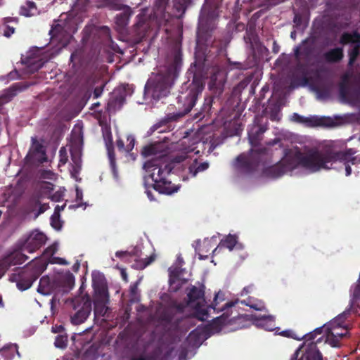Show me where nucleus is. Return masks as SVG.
<instances>
[{"label": "nucleus", "mask_w": 360, "mask_h": 360, "mask_svg": "<svg viewBox=\"0 0 360 360\" xmlns=\"http://www.w3.org/2000/svg\"><path fill=\"white\" fill-rule=\"evenodd\" d=\"M354 154L352 149L333 153L292 146L284 150L279 164L268 168L265 173L271 178H278L286 172L292 174H299L302 171L314 173L321 169H335L338 163L341 162L345 166L346 176H349L352 172L349 164H360V157L353 156Z\"/></svg>", "instance_id": "1"}, {"label": "nucleus", "mask_w": 360, "mask_h": 360, "mask_svg": "<svg viewBox=\"0 0 360 360\" xmlns=\"http://www.w3.org/2000/svg\"><path fill=\"white\" fill-rule=\"evenodd\" d=\"M188 301L186 307L193 310V314L200 320L205 321L210 316L211 310L214 312H223L222 315L214 318V323L221 322L231 314V309L237 302L230 301L226 298L225 294L219 291L215 294L212 303L207 306L204 298V292L201 289L192 287L188 293Z\"/></svg>", "instance_id": "2"}, {"label": "nucleus", "mask_w": 360, "mask_h": 360, "mask_svg": "<svg viewBox=\"0 0 360 360\" xmlns=\"http://www.w3.org/2000/svg\"><path fill=\"white\" fill-rule=\"evenodd\" d=\"M143 168L146 172L145 178L149 179L155 191L167 195L178 191L179 187L167 180L172 169L163 160H148Z\"/></svg>", "instance_id": "3"}, {"label": "nucleus", "mask_w": 360, "mask_h": 360, "mask_svg": "<svg viewBox=\"0 0 360 360\" xmlns=\"http://www.w3.org/2000/svg\"><path fill=\"white\" fill-rule=\"evenodd\" d=\"M347 314V311H344L322 328H318L306 335L305 340H314L316 335H321L323 332L326 335V342L334 347H339L340 340L348 333V329L344 324V319Z\"/></svg>", "instance_id": "4"}, {"label": "nucleus", "mask_w": 360, "mask_h": 360, "mask_svg": "<svg viewBox=\"0 0 360 360\" xmlns=\"http://www.w3.org/2000/svg\"><path fill=\"white\" fill-rule=\"evenodd\" d=\"M74 281L73 276L68 273L65 275H58L51 277L44 276L40 279L37 291L43 295L66 291L65 283L72 285Z\"/></svg>", "instance_id": "5"}, {"label": "nucleus", "mask_w": 360, "mask_h": 360, "mask_svg": "<svg viewBox=\"0 0 360 360\" xmlns=\"http://www.w3.org/2000/svg\"><path fill=\"white\" fill-rule=\"evenodd\" d=\"M172 84V77L170 74L153 75L146 84V91L153 98L160 99L169 93Z\"/></svg>", "instance_id": "6"}, {"label": "nucleus", "mask_w": 360, "mask_h": 360, "mask_svg": "<svg viewBox=\"0 0 360 360\" xmlns=\"http://www.w3.org/2000/svg\"><path fill=\"white\" fill-rule=\"evenodd\" d=\"M184 260L181 255H178L174 266L169 269V286L173 291L177 290L184 284L188 278L185 276L186 271L181 269Z\"/></svg>", "instance_id": "7"}, {"label": "nucleus", "mask_w": 360, "mask_h": 360, "mask_svg": "<svg viewBox=\"0 0 360 360\" xmlns=\"http://www.w3.org/2000/svg\"><path fill=\"white\" fill-rule=\"evenodd\" d=\"M93 287L95 291V311H97L100 307H103L108 301V292L103 276L98 273H93Z\"/></svg>", "instance_id": "8"}, {"label": "nucleus", "mask_w": 360, "mask_h": 360, "mask_svg": "<svg viewBox=\"0 0 360 360\" xmlns=\"http://www.w3.org/2000/svg\"><path fill=\"white\" fill-rule=\"evenodd\" d=\"M71 163L70 172L71 176L76 181H78V174L82 167V141L79 136L77 140L71 143L70 145Z\"/></svg>", "instance_id": "9"}, {"label": "nucleus", "mask_w": 360, "mask_h": 360, "mask_svg": "<svg viewBox=\"0 0 360 360\" xmlns=\"http://www.w3.org/2000/svg\"><path fill=\"white\" fill-rule=\"evenodd\" d=\"M291 360H323L322 355L314 342H304L299 347Z\"/></svg>", "instance_id": "10"}, {"label": "nucleus", "mask_w": 360, "mask_h": 360, "mask_svg": "<svg viewBox=\"0 0 360 360\" xmlns=\"http://www.w3.org/2000/svg\"><path fill=\"white\" fill-rule=\"evenodd\" d=\"M41 52L42 50L38 48L31 49L22 59V63L27 68L28 72L32 73L38 70L43 65L44 61Z\"/></svg>", "instance_id": "11"}, {"label": "nucleus", "mask_w": 360, "mask_h": 360, "mask_svg": "<svg viewBox=\"0 0 360 360\" xmlns=\"http://www.w3.org/2000/svg\"><path fill=\"white\" fill-rule=\"evenodd\" d=\"M46 241V236L42 232L35 230L31 232L25 240L22 250L32 253L40 248Z\"/></svg>", "instance_id": "12"}, {"label": "nucleus", "mask_w": 360, "mask_h": 360, "mask_svg": "<svg viewBox=\"0 0 360 360\" xmlns=\"http://www.w3.org/2000/svg\"><path fill=\"white\" fill-rule=\"evenodd\" d=\"M175 161L176 162H185L184 165L186 166L191 176H195L198 172L205 171L209 167L207 162L198 164L196 158L193 159L191 155L178 156L175 158Z\"/></svg>", "instance_id": "13"}, {"label": "nucleus", "mask_w": 360, "mask_h": 360, "mask_svg": "<svg viewBox=\"0 0 360 360\" xmlns=\"http://www.w3.org/2000/svg\"><path fill=\"white\" fill-rule=\"evenodd\" d=\"M341 43L351 44L349 63L352 64L359 53V48L360 47V35L356 32L353 34H345L341 38Z\"/></svg>", "instance_id": "14"}, {"label": "nucleus", "mask_w": 360, "mask_h": 360, "mask_svg": "<svg viewBox=\"0 0 360 360\" xmlns=\"http://www.w3.org/2000/svg\"><path fill=\"white\" fill-rule=\"evenodd\" d=\"M32 144L27 158L33 162H43L46 161V153L44 146L36 139L32 138Z\"/></svg>", "instance_id": "15"}, {"label": "nucleus", "mask_w": 360, "mask_h": 360, "mask_svg": "<svg viewBox=\"0 0 360 360\" xmlns=\"http://www.w3.org/2000/svg\"><path fill=\"white\" fill-rule=\"evenodd\" d=\"M58 243H55L45 250L43 254V258L46 262L58 264H68V262L64 259L53 256L54 254L58 251Z\"/></svg>", "instance_id": "16"}, {"label": "nucleus", "mask_w": 360, "mask_h": 360, "mask_svg": "<svg viewBox=\"0 0 360 360\" xmlns=\"http://www.w3.org/2000/svg\"><path fill=\"white\" fill-rule=\"evenodd\" d=\"M251 319L257 326L264 328L266 330H273L275 328V322L273 316L252 315Z\"/></svg>", "instance_id": "17"}, {"label": "nucleus", "mask_w": 360, "mask_h": 360, "mask_svg": "<svg viewBox=\"0 0 360 360\" xmlns=\"http://www.w3.org/2000/svg\"><path fill=\"white\" fill-rule=\"evenodd\" d=\"M103 137L106 143V147L108 153V158L110 160V165L113 171L114 176L117 178V172L115 167V156L112 150H111L112 147V136L110 131V129L108 127L105 126L103 128Z\"/></svg>", "instance_id": "18"}, {"label": "nucleus", "mask_w": 360, "mask_h": 360, "mask_svg": "<svg viewBox=\"0 0 360 360\" xmlns=\"http://www.w3.org/2000/svg\"><path fill=\"white\" fill-rule=\"evenodd\" d=\"M91 312V304H85L81 309L77 311L74 316L71 317V321L75 325H79L84 323Z\"/></svg>", "instance_id": "19"}, {"label": "nucleus", "mask_w": 360, "mask_h": 360, "mask_svg": "<svg viewBox=\"0 0 360 360\" xmlns=\"http://www.w3.org/2000/svg\"><path fill=\"white\" fill-rule=\"evenodd\" d=\"M237 236L236 235L229 234L225 240H222L219 245H218L214 250L213 253L215 254L216 252L221 248V245L226 247L229 250H232L233 248L237 245Z\"/></svg>", "instance_id": "20"}, {"label": "nucleus", "mask_w": 360, "mask_h": 360, "mask_svg": "<svg viewBox=\"0 0 360 360\" xmlns=\"http://www.w3.org/2000/svg\"><path fill=\"white\" fill-rule=\"evenodd\" d=\"M134 143H135L134 138L131 136H129L127 138L126 146L124 145V143L122 140L119 139L117 141V146L120 151L128 153L134 148Z\"/></svg>", "instance_id": "21"}, {"label": "nucleus", "mask_w": 360, "mask_h": 360, "mask_svg": "<svg viewBox=\"0 0 360 360\" xmlns=\"http://www.w3.org/2000/svg\"><path fill=\"white\" fill-rule=\"evenodd\" d=\"M27 259V257L21 252H16L8 258V260L11 261V264L13 265L22 264Z\"/></svg>", "instance_id": "22"}, {"label": "nucleus", "mask_w": 360, "mask_h": 360, "mask_svg": "<svg viewBox=\"0 0 360 360\" xmlns=\"http://www.w3.org/2000/svg\"><path fill=\"white\" fill-rule=\"evenodd\" d=\"M342 51L341 49H334L326 53L325 56L328 61H338L342 58Z\"/></svg>", "instance_id": "23"}, {"label": "nucleus", "mask_w": 360, "mask_h": 360, "mask_svg": "<svg viewBox=\"0 0 360 360\" xmlns=\"http://www.w3.org/2000/svg\"><path fill=\"white\" fill-rule=\"evenodd\" d=\"M53 191V184L49 182H43L40 184L39 187V193L40 197H46L51 194Z\"/></svg>", "instance_id": "24"}, {"label": "nucleus", "mask_w": 360, "mask_h": 360, "mask_svg": "<svg viewBox=\"0 0 360 360\" xmlns=\"http://www.w3.org/2000/svg\"><path fill=\"white\" fill-rule=\"evenodd\" d=\"M36 7L34 3L27 2L26 6H22L20 10V13L25 17H30L34 14Z\"/></svg>", "instance_id": "25"}, {"label": "nucleus", "mask_w": 360, "mask_h": 360, "mask_svg": "<svg viewBox=\"0 0 360 360\" xmlns=\"http://www.w3.org/2000/svg\"><path fill=\"white\" fill-rule=\"evenodd\" d=\"M265 131V129H258L257 127H254L250 131H249V140L250 143L252 146H255L257 144V136L259 135V134H262Z\"/></svg>", "instance_id": "26"}, {"label": "nucleus", "mask_w": 360, "mask_h": 360, "mask_svg": "<svg viewBox=\"0 0 360 360\" xmlns=\"http://www.w3.org/2000/svg\"><path fill=\"white\" fill-rule=\"evenodd\" d=\"M243 303H245V304L250 306L251 308L257 311H263L265 309L264 303L260 300H256L252 298H250L248 300V302L246 303L245 301H244Z\"/></svg>", "instance_id": "27"}, {"label": "nucleus", "mask_w": 360, "mask_h": 360, "mask_svg": "<svg viewBox=\"0 0 360 360\" xmlns=\"http://www.w3.org/2000/svg\"><path fill=\"white\" fill-rule=\"evenodd\" d=\"M314 117H304L297 113L293 114L292 116V120L293 121L304 123L308 126H313L314 124Z\"/></svg>", "instance_id": "28"}, {"label": "nucleus", "mask_w": 360, "mask_h": 360, "mask_svg": "<svg viewBox=\"0 0 360 360\" xmlns=\"http://www.w3.org/2000/svg\"><path fill=\"white\" fill-rule=\"evenodd\" d=\"M144 186L146 188V193L150 200H154L153 191H155L153 186V184L149 181L148 178H144Z\"/></svg>", "instance_id": "29"}, {"label": "nucleus", "mask_w": 360, "mask_h": 360, "mask_svg": "<svg viewBox=\"0 0 360 360\" xmlns=\"http://www.w3.org/2000/svg\"><path fill=\"white\" fill-rule=\"evenodd\" d=\"M36 278V276L34 278H30L27 279L25 282H22L21 281H18L17 283V287L18 289L21 290H25L28 289L32 284L33 281Z\"/></svg>", "instance_id": "30"}, {"label": "nucleus", "mask_w": 360, "mask_h": 360, "mask_svg": "<svg viewBox=\"0 0 360 360\" xmlns=\"http://www.w3.org/2000/svg\"><path fill=\"white\" fill-rule=\"evenodd\" d=\"M67 337L63 335H59L56 338L55 346L58 348H65L67 345Z\"/></svg>", "instance_id": "31"}, {"label": "nucleus", "mask_w": 360, "mask_h": 360, "mask_svg": "<svg viewBox=\"0 0 360 360\" xmlns=\"http://www.w3.org/2000/svg\"><path fill=\"white\" fill-rule=\"evenodd\" d=\"M248 166V161L246 156L244 155H240L236 162H235V167L238 169H243Z\"/></svg>", "instance_id": "32"}, {"label": "nucleus", "mask_w": 360, "mask_h": 360, "mask_svg": "<svg viewBox=\"0 0 360 360\" xmlns=\"http://www.w3.org/2000/svg\"><path fill=\"white\" fill-rule=\"evenodd\" d=\"M108 6L112 8V9H114V10H128L129 8L124 6L123 4H120V3H118L117 2V0H110L109 1V2L108 3Z\"/></svg>", "instance_id": "33"}, {"label": "nucleus", "mask_w": 360, "mask_h": 360, "mask_svg": "<svg viewBox=\"0 0 360 360\" xmlns=\"http://www.w3.org/2000/svg\"><path fill=\"white\" fill-rule=\"evenodd\" d=\"M51 226L56 230H60L62 226V222L59 219V215L53 214L51 218Z\"/></svg>", "instance_id": "34"}, {"label": "nucleus", "mask_w": 360, "mask_h": 360, "mask_svg": "<svg viewBox=\"0 0 360 360\" xmlns=\"http://www.w3.org/2000/svg\"><path fill=\"white\" fill-rule=\"evenodd\" d=\"M59 166L63 165L67 162L68 156L66 149L65 148H61L59 151Z\"/></svg>", "instance_id": "35"}, {"label": "nucleus", "mask_w": 360, "mask_h": 360, "mask_svg": "<svg viewBox=\"0 0 360 360\" xmlns=\"http://www.w3.org/2000/svg\"><path fill=\"white\" fill-rule=\"evenodd\" d=\"M156 147L155 146H148L143 148L142 151V155L145 157H148L150 155L155 154Z\"/></svg>", "instance_id": "36"}, {"label": "nucleus", "mask_w": 360, "mask_h": 360, "mask_svg": "<svg viewBox=\"0 0 360 360\" xmlns=\"http://www.w3.org/2000/svg\"><path fill=\"white\" fill-rule=\"evenodd\" d=\"M63 197V191H57L53 194H50L48 196V198H50L51 200L53 201H60Z\"/></svg>", "instance_id": "37"}, {"label": "nucleus", "mask_w": 360, "mask_h": 360, "mask_svg": "<svg viewBox=\"0 0 360 360\" xmlns=\"http://www.w3.org/2000/svg\"><path fill=\"white\" fill-rule=\"evenodd\" d=\"M41 177L43 179H55L56 174L49 170L43 171L41 174Z\"/></svg>", "instance_id": "38"}, {"label": "nucleus", "mask_w": 360, "mask_h": 360, "mask_svg": "<svg viewBox=\"0 0 360 360\" xmlns=\"http://www.w3.org/2000/svg\"><path fill=\"white\" fill-rule=\"evenodd\" d=\"M216 239V236H213L212 237V238L210 239H208V238H206L203 241V248L205 249V251L206 252H209L212 245H211V243L212 240H215Z\"/></svg>", "instance_id": "39"}, {"label": "nucleus", "mask_w": 360, "mask_h": 360, "mask_svg": "<svg viewBox=\"0 0 360 360\" xmlns=\"http://www.w3.org/2000/svg\"><path fill=\"white\" fill-rule=\"evenodd\" d=\"M61 28L62 27L59 24H57L53 27L50 31V34H51L52 37H57Z\"/></svg>", "instance_id": "40"}, {"label": "nucleus", "mask_w": 360, "mask_h": 360, "mask_svg": "<svg viewBox=\"0 0 360 360\" xmlns=\"http://www.w3.org/2000/svg\"><path fill=\"white\" fill-rule=\"evenodd\" d=\"M15 32V28L8 25L5 26L4 30V35L10 37Z\"/></svg>", "instance_id": "41"}, {"label": "nucleus", "mask_w": 360, "mask_h": 360, "mask_svg": "<svg viewBox=\"0 0 360 360\" xmlns=\"http://www.w3.org/2000/svg\"><path fill=\"white\" fill-rule=\"evenodd\" d=\"M146 259H147L146 262L144 261V262H142L140 264H138L137 267L140 268V269H143V268L146 267L148 264H150L154 260V257H150L149 258H147Z\"/></svg>", "instance_id": "42"}, {"label": "nucleus", "mask_w": 360, "mask_h": 360, "mask_svg": "<svg viewBox=\"0 0 360 360\" xmlns=\"http://www.w3.org/2000/svg\"><path fill=\"white\" fill-rule=\"evenodd\" d=\"M115 255L119 258L125 259L130 255V253L127 251H117Z\"/></svg>", "instance_id": "43"}, {"label": "nucleus", "mask_w": 360, "mask_h": 360, "mask_svg": "<svg viewBox=\"0 0 360 360\" xmlns=\"http://www.w3.org/2000/svg\"><path fill=\"white\" fill-rule=\"evenodd\" d=\"M195 101H196V96L195 94H192L191 98L190 100L189 105L187 108L188 112L190 111L191 110V108L195 105Z\"/></svg>", "instance_id": "44"}, {"label": "nucleus", "mask_w": 360, "mask_h": 360, "mask_svg": "<svg viewBox=\"0 0 360 360\" xmlns=\"http://www.w3.org/2000/svg\"><path fill=\"white\" fill-rule=\"evenodd\" d=\"M82 191L80 190L78 187L76 188V198L77 200H81L82 199Z\"/></svg>", "instance_id": "45"}, {"label": "nucleus", "mask_w": 360, "mask_h": 360, "mask_svg": "<svg viewBox=\"0 0 360 360\" xmlns=\"http://www.w3.org/2000/svg\"><path fill=\"white\" fill-rule=\"evenodd\" d=\"M47 264L46 262H44L37 270V274H41L42 271H44L46 268Z\"/></svg>", "instance_id": "46"}, {"label": "nucleus", "mask_w": 360, "mask_h": 360, "mask_svg": "<svg viewBox=\"0 0 360 360\" xmlns=\"http://www.w3.org/2000/svg\"><path fill=\"white\" fill-rule=\"evenodd\" d=\"M63 330V327L62 326H56L52 327V332L55 333H60Z\"/></svg>", "instance_id": "47"}, {"label": "nucleus", "mask_w": 360, "mask_h": 360, "mask_svg": "<svg viewBox=\"0 0 360 360\" xmlns=\"http://www.w3.org/2000/svg\"><path fill=\"white\" fill-rule=\"evenodd\" d=\"M64 207H65V205H62V206H59V205H57L55 208V212H54V214H57V215H59V212L62 210H63L64 209Z\"/></svg>", "instance_id": "48"}, {"label": "nucleus", "mask_w": 360, "mask_h": 360, "mask_svg": "<svg viewBox=\"0 0 360 360\" xmlns=\"http://www.w3.org/2000/svg\"><path fill=\"white\" fill-rule=\"evenodd\" d=\"M47 209H48V205L46 204L41 205L40 207L39 213H43Z\"/></svg>", "instance_id": "49"}, {"label": "nucleus", "mask_w": 360, "mask_h": 360, "mask_svg": "<svg viewBox=\"0 0 360 360\" xmlns=\"http://www.w3.org/2000/svg\"><path fill=\"white\" fill-rule=\"evenodd\" d=\"M202 251H203V250H201L199 248V249H198V252H199L198 255H199V259H206L207 257V256L204 257L202 255H201L200 252H202Z\"/></svg>", "instance_id": "50"}, {"label": "nucleus", "mask_w": 360, "mask_h": 360, "mask_svg": "<svg viewBox=\"0 0 360 360\" xmlns=\"http://www.w3.org/2000/svg\"><path fill=\"white\" fill-rule=\"evenodd\" d=\"M195 147L184 148V150H185L184 153H191L195 150Z\"/></svg>", "instance_id": "51"}, {"label": "nucleus", "mask_w": 360, "mask_h": 360, "mask_svg": "<svg viewBox=\"0 0 360 360\" xmlns=\"http://www.w3.org/2000/svg\"><path fill=\"white\" fill-rule=\"evenodd\" d=\"M121 274H122V278L124 280V281H127V274L125 272V271L124 269H122L121 270Z\"/></svg>", "instance_id": "52"}, {"label": "nucleus", "mask_w": 360, "mask_h": 360, "mask_svg": "<svg viewBox=\"0 0 360 360\" xmlns=\"http://www.w3.org/2000/svg\"><path fill=\"white\" fill-rule=\"evenodd\" d=\"M249 289H250V287H246V288H244L242 292H241V295H244L247 293L249 292Z\"/></svg>", "instance_id": "53"}, {"label": "nucleus", "mask_w": 360, "mask_h": 360, "mask_svg": "<svg viewBox=\"0 0 360 360\" xmlns=\"http://www.w3.org/2000/svg\"><path fill=\"white\" fill-rule=\"evenodd\" d=\"M196 332L193 331L189 335V339L192 340L195 336Z\"/></svg>", "instance_id": "54"}, {"label": "nucleus", "mask_w": 360, "mask_h": 360, "mask_svg": "<svg viewBox=\"0 0 360 360\" xmlns=\"http://www.w3.org/2000/svg\"><path fill=\"white\" fill-rule=\"evenodd\" d=\"M82 206V204H76V205H72V207H74V208H78V207H80Z\"/></svg>", "instance_id": "55"}, {"label": "nucleus", "mask_w": 360, "mask_h": 360, "mask_svg": "<svg viewBox=\"0 0 360 360\" xmlns=\"http://www.w3.org/2000/svg\"><path fill=\"white\" fill-rule=\"evenodd\" d=\"M187 141H188V139H184L183 140L182 144H184H184H186V143H187Z\"/></svg>", "instance_id": "56"}, {"label": "nucleus", "mask_w": 360, "mask_h": 360, "mask_svg": "<svg viewBox=\"0 0 360 360\" xmlns=\"http://www.w3.org/2000/svg\"><path fill=\"white\" fill-rule=\"evenodd\" d=\"M277 142H278V141H277L276 139H275V140H274V141H273V143H272V144H273V145H274V144H276Z\"/></svg>", "instance_id": "57"}, {"label": "nucleus", "mask_w": 360, "mask_h": 360, "mask_svg": "<svg viewBox=\"0 0 360 360\" xmlns=\"http://www.w3.org/2000/svg\"><path fill=\"white\" fill-rule=\"evenodd\" d=\"M132 360H143L142 358H137V359H134Z\"/></svg>", "instance_id": "58"}, {"label": "nucleus", "mask_w": 360, "mask_h": 360, "mask_svg": "<svg viewBox=\"0 0 360 360\" xmlns=\"http://www.w3.org/2000/svg\"><path fill=\"white\" fill-rule=\"evenodd\" d=\"M291 37H294V33H293V32H292V33H291Z\"/></svg>", "instance_id": "59"}, {"label": "nucleus", "mask_w": 360, "mask_h": 360, "mask_svg": "<svg viewBox=\"0 0 360 360\" xmlns=\"http://www.w3.org/2000/svg\"><path fill=\"white\" fill-rule=\"evenodd\" d=\"M54 300H55V297L52 298L51 302H53Z\"/></svg>", "instance_id": "60"}]
</instances>
